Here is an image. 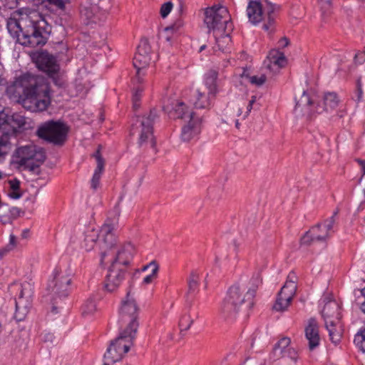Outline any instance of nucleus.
<instances>
[{
	"label": "nucleus",
	"instance_id": "c756f323",
	"mask_svg": "<svg viewBox=\"0 0 365 365\" xmlns=\"http://www.w3.org/2000/svg\"><path fill=\"white\" fill-rule=\"evenodd\" d=\"M326 328L329 332L331 341L337 345L341 339L342 327L339 320H327L325 323Z\"/></svg>",
	"mask_w": 365,
	"mask_h": 365
},
{
	"label": "nucleus",
	"instance_id": "79ce46f5",
	"mask_svg": "<svg viewBox=\"0 0 365 365\" xmlns=\"http://www.w3.org/2000/svg\"><path fill=\"white\" fill-rule=\"evenodd\" d=\"M10 111L9 109H5L0 105V128L7 130V125L9 120Z\"/></svg>",
	"mask_w": 365,
	"mask_h": 365
},
{
	"label": "nucleus",
	"instance_id": "58836bf2",
	"mask_svg": "<svg viewBox=\"0 0 365 365\" xmlns=\"http://www.w3.org/2000/svg\"><path fill=\"white\" fill-rule=\"evenodd\" d=\"M159 271L160 265L150 270V272L143 278L140 282L141 287H145L148 285L153 284L158 278Z\"/></svg>",
	"mask_w": 365,
	"mask_h": 365
},
{
	"label": "nucleus",
	"instance_id": "b1692460",
	"mask_svg": "<svg viewBox=\"0 0 365 365\" xmlns=\"http://www.w3.org/2000/svg\"><path fill=\"white\" fill-rule=\"evenodd\" d=\"M98 0H86L81 9V17L86 24L96 22L100 14L99 7L97 5Z\"/></svg>",
	"mask_w": 365,
	"mask_h": 365
},
{
	"label": "nucleus",
	"instance_id": "9d476101",
	"mask_svg": "<svg viewBox=\"0 0 365 365\" xmlns=\"http://www.w3.org/2000/svg\"><path fill=\"white\" fill-rule=\"evenodd\" d=\"M139 310V307L134 297L128 294L123 299L118 311L119 322L122 329H128L129 332L133 334L137 333Z\"/></svg>",
	"mask_w": 365,
	"mask_h": 365
},
{
	"label": "nucleus",
	"instance_id": "bb28decb",
	"mask_svg": "<svg viewBox=\"0 0 365 365\" xmlns=\"http://www.w3.org/2000/svg\"><path fill=\"white\" fill-rule=\"evenodd\" d=\"M216 71H208L204 76L203 83L210 96H215L220 91V83Z\"/></svg>",
	"mask_w": 365,
	"mask_h": 365
},
{
	"label": "nucleus",
	"instance_id": "3c124183",
	"mask_svg": "<svg viewBox=\"0 0 365 365\" xmlns=\"http://www.w3.org/2000/svg\"><path fill=\"white\" fill-rule=\"evenodd\" d=\"M289 43H290L289 40L287 37L282 36L278 40V41L277 43V48L276 49H278L280 51V49L287 47L289 45Z\"/></svg>",
	"mask_w": 365,
	"mask_h": 365
},
{
	"label": "nucleus",
	"instance_id": "ea45409f",
	"mask_svg": "<svg viewBox=\"0 0 365 365\" xmlns=\"http://www.w3.org/2000/svg\"><path fill=\"white\" fill-rule=\"evenodd\" d=\"M193 323V319L189 314H184L179 321V327L181 331L188 330Z\"/></svg>",
	"mask_w": 365,
	"mask_h": 365
},
{
	"label": "nucleus",
	"instance_id": "0eeeda50",
	"mask_svg": "<svg viewBox=\"0 0 365 365\" xmlns=\"http://www.w3.org/2000/svg\"><path fill=\"white\" fill-rule=\"evenodd\" d=\"M274 6L268 4L263 8L259 1H250L247 7V14L249 21L254 25L262 24V29L268 35L275 31L276 21L274 14Z\"/></svg>",
	"mask_w": 365,
	"mask_h": 365
},
{
	"label": "nucleus",
	"instance_id": "20e7f679",
	"mask_svg": "<svg viewBox=\"0 0 365 365\" xmlns=\"http://www.w3.org/2000/svg\"><path fill=\"white\" fill-rule=\"evenodd\" d=\"M118 227L117 220H107L100 229L88 227L84 233L82 247L86 251L95 248L106 250L113 247L117 242Z\"/></svg>",
	"mask_w": 365,
	"mask_h": 365
},
{
	"label": "nucleus",
	"instance_id": "a18cd8bd",
	"mask_svg": "<svg viewBox=\"0 0 365 365\" xmlns=\"http://www.w3.org/2000/svg\"><path fill=\"white\" fill-rule=\"evenodd\" d=\"M333 0H318V6L322 16L328 15L332 8Z\"/></svg>",
	"mask_w": 365,
	"mask_h": 365
},
{
	"label": "nucleus",
	"instance_id": "6ab92c4d",
	"mask_svg": "<svg viewBox=\"0 0 365 365\" xmlns=\"http://www.w3.org/2000/svg\"><path fill=\"white\" fill-rule=\"evenodd\" d=\"M188 120H186V124L182 128L181 138L184 141H190L196 139L201 132L202 118L195 113H189Z\"/></svg>",
	"mask_w": 365,
	"mask_h": 365
},
{
	"label": "nucleus",
	"instance_id": "de8ad7c7",
	"mask_svg": "<svg viewBox=\"0 0 365 365\" xmlns=\"http://www.w3.org/2000/svg\"><path fill=\"white\" fill-rule=\"evenodd\" d=\"M159 264L155 260H152L150 262L147 263L146 264L143 265L141 268L137 270V272L138 273H143L148 270H152L153 269H155V267H158Z\"/></svg>",
	"mask_w": 365,
	"mask_h": 365
},
{
	"label": "nucleus",
	"instance_id": "f8f14e48",
	"mask_svg": "<svg viewBox=\"0 0 365 365\" xmlns=\"http://www.w3.org/2000/svg\"><path fill=\"white\" fill-rule=\"evenodd\" d=\"M68 127L59 122L50 121L40 125L37 130L39 138L53 143H62L66 138Z\"/></svg>",
	"mask_w": 365,
	"mask_h": 365
},
{
	"label": "nucleus",
	"instance_id": "4c0bfd02",
	"mask_svg": "<svg viewBox=\"0 0 365 365\" xmlns=\"http://www.w3.org/2000/svg\"><path fill=\"white\" fill-rule=\"evenodd\" d=\"M17 245H18L17 237L14 235L11 234L9 235V243L5 247L0 248V260L2 259L3 257L7 253H9L10 251L14 250L17 247Z\"/></svg>",
	"mask_w": 365,
	"mask_h": 365
},
{
	"label": "nucleus",
	"instance_id": "423d86ee",
	"mask_svg": "<svg viewBox=\"0 0 365 365\" xmlns=\"http://www.w3.org/2000/svg\"><path fill=\"white\" fill-rule=\"evenodd\" d=\"M44 160L43 150L34 143H29L16 148L11 155L10 165L13 168L18 170H34L39 167Z\"/></svg>",
	"mask_w": 365,
	"mask_h": 365
},
{
	"label": "nucleus",
	"instance_id": "f3484780",
	"mask_svg": "<svg viewBox=\"0 0 365 365\" xmlns=\"http://www.w3.org/2000/svg\"><path fill=\"white\" fill-rule=\"evenodd\" d=\"M32 59L38 69L47 73L56 84H59L55 78L58 76L59 66L54 57L46 52H36L33 54Z\"/></svg>",
	"mask_w": 365,
	"mask_h": 365
},
{
	"label": "nucleus",
	"instance_id": "338daca9",
	"mask_svg": "<svg viewBox=\"0 0 365 365\" xmlns=\"http://www.w3.org/2000/svg\"><path fill=\"white\" fill-rule=\"evenodd\" d=\"M105 257H106V255H105L104 253H103V254H102V260H103V259H104Z\"/></svg>",
	"mask_w": 365,
	"mask_h": 365
},
{
	"label": "nucleus",
	"instance_id": "09e8293b",
	"mask_svg": "<svg viewBox=\"0 0 365 365\" xmlns=\"http://www.w3.org/2000/svg\"><path fill=\"white\" fill-rule=\"evenodd\" d=\"M175 29L173 27H167L161 33L162 38L170 42L174 35Z\"/></svg>",
	"mask_w": 365,
	"mask_h": 365
},
{
	"label": "nucleus",
	"instance_id": "412c9836",
	"mask_svg": "<svg viewBox=\"0 0 365 365\" xmlns=\"http://www.w3.org/2000/svg\"><path fill=\"white\" fill-rule=\"evenodd\" d=\"M126 269L123 267H118L115 264H111L108 268L105 281V288L108 292H113L122 283L125 278Z\"/></svg>",
	"mask_w": 365,
	"mask_h": 365
},
{
	"label": "nucleus",
	"instance_id": "ddd939ff",
	"mask_svg": "<svg viewBox=\"0 0 365 365\" xmlns=\"http://www.w3.org/2000/svg\"><path fill=\"white\" fill-rule=\"evenodd\" d=\"M53 286L51 292L59 297H66L71 291L72 271L66 267H58L54 269Z\"/></svg>",
	"mask_w": 365,
	"mask_h": 365
},
{
	"label": "nucleus",
	"instance_id": "4468645a",
	"mask_svg": "<svg viewBox=\"0 0 365 365\" xmlns=\"http://www.w3.org/2000/svg\"><path fill=\"white\" fill-rule=\"evenodd\" d=\"M336 212H335L322 224L313 227L302 237V243L308 244L314 240L322 241L327 240L334 232L333 227L336 221Z\"/></svg>",
	"mask_w": 365,
	"mask_h": 365
},
{
	"label": "nucleus",
	"instance_id": "864d4df0",
	"mask_svg": "<svg viewBox=\"0 0 365 365\" xmlns=\"http://www.w3.org/2000/svg\"><path fill=\"white\" fill-rule=\"evenodd\" d=\"M9 152V143L7 141L0 140V158L6 155Z\"/></svg>",
	"mask_w": 365,
	"mask_h": 365
},
{
	"label": "nucleus",
	"instance_id": "13d9d810",
	"mask_svg": "<svg viewBox=\"0 0 365 365\" xmlns=\"http://www.w3.org/2000/svg\"><path fill=\"white\" fill-rule=\"evenodd\" d=\"M10 222V217L9 216L0 215V223L5 225Z\"/></svg>",
	"mask_w": 365,
	"mask_h": 365
},
{
	"label": "nucleus",
	"instance_id": "6e6d98bb",
	"mask_svg": "<svg viewBox=\"0 0 365 365\" xmlns=\"http://www.w3.org/2000/svg\"><path fill=\"white\" fill-rule=\"evenodd\" d=\"M360 292L363 298V301L360 302V308L365 313V287L361 289Z\"/></svg>",
	"mask_w": 365,
	"mask_h": 365
},
{
	"label": "nucleus",
	"instance_id": "393cba45",
	"mask_svg": "<svg viewBox=\"0 0 365 365\" xmlns=\"http://www.w3.org/2000/svg\"><path fill=\"white\" fill-rule=\"evenodd\" d=\"M163 109L168 112L171 117L180 118L185 120H188L189 113H194L182 101L176 100L172 103L171 106H164Z\"/></svg>",
	"mask_w": 365,
	"mask_h": 365
},
{
	"label": "nucleus",
	"instance_id": "0e129e2a",
	"mask_svg": "<svg viewBox=\"0 0 365 365\" xmlns=\"http://www.w3.org/2000/svg\"><path fill=\"white\" fill-rule=\"evenodd\" d=\"M4 177V174L1 171H0V179H2Z\"/></svg>",
	"mask_w": 365,
	"mask_h": 365
},
{
	"label": "nucleus",
	"instance_id": "f257e3e1",
	"mask_svg": "<svg viewBox=\"0 0 365 365\" xmlns=\"http://www.w3.org/2000/svg\"><path fill=\"white\" fill-rule=\"evenodd\" d=\"M9 98L31 112H42L51 104L48 83L40 76L29 73L16 74L6 90Z\"/></svg>",
	"mask_w": 365,
	"mask_h": 365
},
{
	"label": "nucleus",
	"instance_id": "aec40b11",
	"mask_svg": "<svg viewBox=\"0 0 365 365\" xmlns=\"http://www.w3.org/2000/svg\"><path fill=\"white\" fill-rule=\"evenodd\" d=\"M135 253L134 246L130 243L118 247L113 256L110 259V264H115L118 267H123L126 269L127 265L130 262Z\"/></svg>",
	"mask_w": 365,
	"mask_h": 365
},
{
	"label": "nucleus",
	"instance_id": "39448f33",
	"mask_svg": "<svg viewBox=\"0 0 365 365\" xmlns=\"http://www.w3.org/2000/svg\"><path fill=\"white\" fill-rule=\"evenodd\" d=\"M341 100L334 92H327L316 105L313 104L309 95L304 91L300 99L296 105V110H299L304 114L312 115L314 113L327 115L337 113Z\"/></svg>",
	"mask_w": 365,
	"mask_h": 365
},
{
	"label": "nucleus",
	"instance_id": "2eb2a0df",
	"mask_svg": "<svg viewBox=\"0 0 365 365\" xmlns=\"http://www.w3.org/2000/svg\"><path fill=\"white\" fill-rule=\"evenodd\" d=\"M294 279L295 276L293 274H289L288 279L282 287L273 307L276 311L283 312L289 306L297 290Z\"/></svg>",
	"mask_w": 365,
	"mask_h": 365
},
{
	"label": "nucleus",
	"instance_id": "e2e57ef3",
	"mask_svg": "<svg viewBox=\"0 0 365 365\" xmlns=\"http://www.w3.org/2000/svg\"><path fill=\"white\" fill-rule=\"evenodd\" d=\"M205 47H206V46H205V45H202V46L200 47V51H201L204 50V49L205 48Z\"/></svg>",
	"mask_w": 365,
	"mask_h": 365
},
{
	"label": "nucleus",
	"instance_id": "4d7b16f0",
	"mask_svg": "<svg viewBox=\"0 0 365 365\" xmlns=\"http://www.w3.org/2000/svg\"><path fill=\"white\" fill-rule=\"evenodd\" d=\"M53 339V335L51 333H45L42 337V339L45 341H52Z\"/></svg>",
	"mask_w": 365,
	"mask_h": 365
},
{
	"label": "nucleus",
	"instance_id": "72a5a7b5",
	"mask_svg": "<svg viewBox=\"0 0 365 365\" xmlns=\"http://www.w3.org/2000/svg\"><path fill=\"white\" fill-rule=\"evenodd\" d=\"M95 158L97 163L96 168L94 170V173L93 175V178L91 179V187L93 189H96L98 186L99 181L101 177V175L103 171V160L100 155L99 151H98L95 154Z\"/></svg>",
	"mask_w": 365,
	"mask_h": 365
},
{
	"label": "nucleus",
	"instance_id": "8fccbe9b",
	"mask_svg": "<svg viewBox=\"0 0 365 365\" xmlns=\"http://www.w3.org/2000/svg\"><path fill=\"white\" fill-rule=\"evenodd\" d=\"M142 92H143V90L141 88H137L133 91L132 100H133V103L134 108H136L138 106V102L140 101V99L141 98Z\"/></svg>",
	"mask_w": 365,
	"mask_h": 365
},
{
	"label": "nucleus",
	"instance_id": "7c9ffc66",
	"mask_svg": "<svg viewBox=\"0 0 365 365\" xmlns=\"http://www.w3.org/2000/svg\"><path fill=\"white\" fill-rule=\"evenodd\" d=\"M230 31L225 30L214 33V38L215 41V46L213 47L214 50H219L225 51L228 50L231 46V38L230 36Z\"/></svg>",
	"mask_w": 365,
	"mask_h": 365
},
{
	"label": "nucleus",
	"instance_id": "2f4dec72",
	"mask_svg": "<svg viewBox=\"0 0 365 365\" xmlns=\"http://www.w3.org/2000/svg\"><path fill=\"white\" fill-rule=\"evenodd\" d=\"M8 187H6L7 196L12 200H18L21 197L22 192L20 189V182L17 179L9 180L7 182Z\"/></svg>",
	"mask_w": 365,
	"mask_h": 365
},
{
	"label": "nucleus",
	"instance_id": "f03ea898",
	"mask_svg": "<svg viewBox=\"0 0 365 365\" xmlns=\"http://www.w3.org/2000/svg\"><path fill=\"white\" fill-rule=\"evenodd\" d=\"M7 29L18 43L30 47L45 44L51 32L45 17L28 9L14 12L7 21Z\"/></svg>",
	"mask_w": 365,
	"mask_h": 365
},
{
	"label": "nucleus",
	"instance_id": "5701e85b",
	"mask_svg": "<svg viewBox=\"0 0 365 365\" xmlns=\"http://www.w3.org/2000/svg\"><path fill=\"white\" fill-rule=\"evenodd\" d=\"M320 305L322 307V314L326 322L327 320H339L340 317V305L334 299H323Z\"/></svg>",
	"mask_w": 365,
	"mask_h": 365
},
{
	"label": "nucleus",
	"instance_id": "e433bc0d",
	"mask_svg": "<svg viewBox=\"0 0 365 365\" xmlns=\"http://www.w3.org/2000/svg\"><path fill=\"white\" fill-rule=\"evenodd\" d=\"M97 311L96 301L93 297L88 298L82 306V314L90 317Z\"/></svg>",
	"mask_w": 365,
	"mask_h": 365
},
{
	"label": "nucleus",
	"instance_id": "473e14b6",
	"mask_svg": "<svg viewBox=\"0 0 365 365\" xmlns=\"http://www.w3.org/2000/svg\"><path fill=\"white\" fill-rule=\"evenodd\" d=\"M26 119L20 113H14L10 115L9 120L7 125V130L10 129L13 131H17L25 127Z\"/></svg>",
	"mask_w": 365,
	"mask_h": 365
},
{
	"label": "nucleus",
	"instance_id": "052dcab7",
	"mask_svg": "<svg viewBox=\"0 0 365 365\" xmlns=\"http://www.w3.org/2000/svg\"><path fill=\"white\" fill-rule=\"evenodd\" d=\"M28 232H29V231H28L27 230H25L23 232L22 236H23L24 237H26V235H27V234H28Z\"/></svg>",
	"mask_w": 365,
	"mask_h": 365
},
{
	"label": "nucleus",
	"instance_id": "603ef678",
	"mask_svg": "<svg viewBox=\"0 0 365 365\" xmlns=\"http://www.w3.org/2000/svg\"><path fill=\"white\" fill-rule=\"evenodd\" d=\"M362 97H363V91H362V88H361V83L359 81L357 82L356 91L355 92V94H354L353 98L354 99V101H356L357 102H359V101H361L362 100Z\"/></svg>",
	"mask_w": 365,
	"mask_h": 365
},
{
	"label": "nucleus",
	"instance_id": "a211bd4d",
	"mask_svg": "<svg viewBox=\"0 0 365 365\" xmlns=\"http://www.w3.org/2000/svg\"><path fill=\"white\" fill-rule=\"evenodd\" d=\"M150 46L146 40L140 42L133 58V66L138 78L145 75L144 70L150 62Z\"/></svg>",
	"mask_w": 365,
	"mask_h": 365
},
{
	"label": "nucleus",
	"instance_id": "a878e982",
	"mask_svg": "<svg viewBox=\"0 0 365 365\" xmlns=\"http://www.w3.org/2000/svg\"><path fill=\"white\" fill-rule=\"evenodd\" d=\"M305 337L308 341L309 348L313 350L319 345L320 336L319 327L315 319H311L308 321L304 329Z\"/></svg>",
	"mask_w": 365,
	"mask_h": 365
},
{
	"label": "nucleus",
	"instance_id": "9b49d317",
	"mask_svg": "<svg viewBox=\"0 0 365 365\" xmlns=\"http://www.w3.org/2000/svg\"><path fill=\"white\" fill-rule=\"evenodd\" d=\"M204 22L209 31H212L213 33L231 31L232 29L228 10L222 6L207 8L205 11Z\"/></svg>",
	"mask_w": 365,
	"mask_h": 365
},
{
	"label": "nucleus",
	"instance_id": "dca6fc26",
	"mask_svg": "<svg viewBox=\"0 0 365 365\" xmlns=\"http://www.w3.org/2000/svg\"><path fill=\"white\" fill-rule=\"evenodd\" d=\"M156 116L155 110H151L148 116L142 117L141 119L135 124L133 131V133L136 132L139 133V142L140 144L148 143L153 147L155 145L152 123Z\"/></svg>",
	"mask_w": 365,
	"mask_h": 365
},
{
	"label": "nucleus",
	"instance_id": "f704fd0d",
	"mask_svg": "<svg viewBox=\"0 0 365 365\" xmlns=\"http://www.w3.org/2000/svg\"><path fill=\"white\" fill-rule=\"evenodd\" d=\"M195 99L192 100L193 104L197 108H207L211 104V98L212 96H207L204 93L196 90L195 91Z\"/></svg>",
	"mask_w": 365,
	"mask_h": 365
},
{
	"label": "nucleus",
	"instance_id": "1a4fd4ad",
	"mask_svg": "<svg viewBox=\"0 0 365 365\" xmlns=\"http://www.w3.org/2000/svg\"><path fill=\"white\" fill-rule=\"evenodd\" d=\"M10 289L12 292H16L15 318L21 322L28 315L32 305L34 286L31 283H14Z\"/></svg>",
	"mask_w": 365,
	"mask_h": 365
},
{
	"label": "nucleus",
	"instance_id": "69168bd1",
	"mask_svg": "<svg viewBox=\"0 0 365 365\" xmlns=\"http://www.w3.org/2000/svg\"><path fill=\"white\" fill-rule=\"evenodd\" d=\"M3 330V326L2 324L0 323V333Z\"/></svg>",
	"mask_w": 365,
	"mask_h": 365
},
{
	"label": "nucleus",
	"instance_id": "a19ab883",
	"mask_svg": "<svg viewBox=\"0 0 365 365\" xmlns=\"http://www.w3.org/2000/svg\"><path fill=\"white\" fill-rule=\"evenodd\" d=\"M40 4L45 6H54L57 9L63 10L66 4L68 3V0H36Z\"/></svg>",
	"mask_w": 365,
	"mask_h": 365
},
{
	"label": "nucleus",
	"instance_id": "bf43d9fd",
	"mask_svg": "<svg viewBox=\"0 0 365 365\" xmlns=\"http://www.w3.org/2000/svg\"><path fill=\"white\" fill-rule=\"evenodd\" d=\"M365 57V54L364 53H358L355 56L356 61H359L361 63L364 61Z\"/></svg>",
	"mask_w": 365,
	"mask_h": 365
},
{
	"label": "nucleus",
	"instance_id": "37998d69",
	"mask_svg": "<svg viewBox=\"0 0 365 365\" xmlns=\"http://www.w3.org/2000/svg\"><path fill=\"white\" fill-rule=\"evenodd\" d=\"M199 277L196 274H191L188 279V294H194L198 289Z\"/></svg>",
	"mask_w": 365,
	"mask_h": 365
},
{
	"label": "nucleus",
	"instance_id": "6e6552de",
	"mask_svg": "<svg viewBox=\"0 0 365 365\" xmlns=\"http://www.w3.org/2000/svg\"><path fill=\"white\" fill-rule=\"evenodd\" d=\"M136 334L122 329L119 336L111 341L103 356V365H113L120 361L133 346Z\"/></svg>",
	"mask_w": 365,
	"mask_h": 365
},
{
	"label": "nucleus",
	"instance_id": "cd10ccee",
	"mask_svg": "<svg viewBox=\"0 0 365 365\" xmlns=\"http://www.w3.org/2000/svg\"><path fill=\"white\" fill-rule=\"evenodd\" d=\"M266 81V77L263 74L257 76H249L245 71L240 75H235L233 78V82L238 86L240 85H245L247 83L255 86H262Z\"/></svg>",
	"mask_w": 365,
	"mask_h": 365
},
{
	"label": "nucleus",
	"instance_id": "c03bdc74",
	"mask_svg": "<svg viewBox=\"0 0 365 365\" xmlns=\"http://www.w3.org/2000/svg\"><path fill=\"white\" fill-rule=\"evenodd\" d=\"M354 344L356 347L365 353V329L359 331L355 335Z\"/></svg>",
	"mask_w": 365,
	"mask_h": 365
},
{
	"label": "nucleus",
	"instance_id": "680f3d73",
	"mask_svg": "<svg viewBox=\"0 0 365 365\" xmlns=\"http://www.w3.org/2000/svg\"><path fill=\"white\" fill-rule=\"evenodd\" d=\"M16 1H17V0H13V2L9 5V6H10V7L14 6L16 4Z\"/></svg>",
	"mask_w": 365,
	"mask_h": 365
},
{
	"label": "nucleus",
	"instance_id": "5fc2aeb1",
	"mask_svg": "<svg viewBox=\"0 0 365 365\" xmlns=\"http://www.w3.org/2000/svg\"><path fill=\"white\" fill-rule=\"evenodd\" d=\"M362 171V175L359 180V183L363 186L364 190L365 192V161L360 160L359 161Z\"/></svg>",
	"mask_w": 365,
	"mask_h": 365
},
{
	"label": "nucleus",
	"instance_id": "7ed1b4c3",
	"mask_svg": "<svg viewBox=\"0 0 365 365\" xmlns=\"http://www.w3.org/2000/svg\"><path fill=\"white\" fill-rule=\"evenodd\" d=\"M260 284L261 279L258 275L250 279L241 278L228 289L220 304V312L225 317H232L245 301L251 300L254 297Z\"/></svg>",
	"mask_w": 365,
	"mask_h": 365
},
{
	"label": "nucleus",
	"instance_id": "c9c22d12",
	"mask_svg": "<svg viewBox=\"0 0 365 365\" xmlns=\"http://www.w3.org/2000/svg\"><path fill=\"white\" fill-rule=\"evenodd\" d=\"M256 101L257 97L255 96H252L246 105L243 103V105L241 106L240 103H237V109L235 111V115L236 116H242V118H245L252 110L253 105L256 102Z\"/></svg>",
	"mask_w": 365,
	"mask_h": 365
},
{
	"label": "nucleus",
	"instance_id": "49530a36",
	"mask_svg": "<svg viewBox=\"0 0 365 365\" xmlns=\"http://www.w3.org/2000/svg\"><path fill=\"white\" fill-rule=\"evenodd\" d=\"M173 7V4L170 1H167L162 4L160 14L163 18H165L170 13Z\"/></svg>",
	"mask_w": 365,
	"mask_h": 365
},
{
	"label": "nucleus",
	"instance_id": "c85d7f7f",
	"mask_svg": "<svg viewBox=\"0 0 365 365\" xmlns=\"http://www.w3.org/2000/svg\"><path fill=\"white\" fill-rule=\"evenodd\" d=\"M290 343L289 338L282 339L275 346L274 351L276 354L282 355L284 357H289L291 359L296 361L297 359V353L294 349L287 347Z\"/></svg>",
	"mask_w": 365,
	"mask_h": 365
},
{
	"label": "nucleus",
	"instance_id": "4be33fe9",
	"mask_svg": "<svg viewBox=\"0 0 365 365\" xmlns=\"http://www.w3.org/2000/svg\"><path fill=\"white\" fill-rule=\"evenodd\" d=\"M287 63L284 53L276 48L269 52L264 63L265 67L273 73H278Z\"/></svg>",
	"mask_w": 365,
	"mask_h": 365
}]
</instances>
